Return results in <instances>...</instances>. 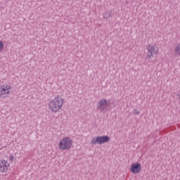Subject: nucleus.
Segmentation results:
<instances>
[{"label":"nucleus","mask_w":180,"mask_h":180,"mask_svg":"<svg viewBox=\"0 0 180 180\" xmlns=\"http://www.w3.org/2000/svg\"><path fill=\"white\" fill-rule=\"evenodd\" d=\"M110 139L108 136H97L93 139L91 141L92 144H104V143H108Z\"/></svg>","instance_id":"39448f33"},{"label":"nucleus","mask_w":180,"mask_h":180,"mask_svg":"<svg viewBox=\"0 0 180 180\" xmlns=\"http://www.w3.org/2000/svg\"><path fill=\"white\" fill-rule=\"evenodd\" d=\"M72 147V139L70 137H65L61 139L58 144L59 150L64 151L65 150H70Z\"/></svg>","instance_id":"7ed1b4c3"},{"label":"nucleus","mask_w":180,"mask_h":180,"mask_svg":"<svg viewBox=\"0 0 180 180\" xmlns=\"http://www.w3.org/2000/svg\"><path fill=\"white\" fill-rule=\"evenodd\" d=\"M135 113H136V115H139V113H140V112L136 110V111H135Z\"/></svg>","instance_id":"f8f14e48"},{"label":"nucleus","mask_w":180,"mask_h":180,"mask_svg":"<svg viewBox=\"0 0 180 180\" xmlns=\"http://www.w3.org/2000/svg\"><path fill=\"white\" fill-rule=\"evenodd\" d=\"M63 105H64V99L60 96H56L51 100L49 107L51 112L57 113L63 108Z\"/></svg>","instance_id":"f257e3e1"},{"label":"nucleus","mask_w":180,"mask_h":180,"mask_svg":"<svg viewBox=\"0 0 180 180\" xmlns=\"http://www.w3.org/2000/svg\"><path fill=\"white\" fill-rule=\"evenodd\" d=\"M11 94V86L8 84L1 85L0 87V96L1 98H8Z\"/></svg>","instance_id":"20e7f679"},{"label":"nucleus","mask_w":180,"mask_h":180,"mask_svg":"<svg viewBox=\"0 0 180 180\" xmlns=\"http://www.w3.org/2000/svg\"><path fill=\"white\" fill-rule=\"evenodd\" d=\"M108 106H109V103H108V101H106V99H104V98L101 99L98 102V108L99 110H101V112H108Z\"/></svg>","instance_id":"423d86ee"},{"label":"nucleus","mask_w":180,"mask_h":180,"mask_svg":"<svg viewBox=\"0 0 180 180\" xmlns=\"http://www.w3.org/2000/svg\"><path fill=\"white\" fill-rule=\"evenodd\" d=\"M174 51L176 56H180V43L174 47Z\"/></svg>","instance_id":"1a4fd4ad"},{"label":"nucleus","mask_w":180,"mask_h":180,"mask_svg":"<svg viewBox=\"0 0 180 180\" xmlns=\"http://www.w3.org/2000/svg\"><path fill=\"white\" fill-rule=\"evenodd\" d=\"M4 50V44L0 41V51Z\"/></svg>","instance_id":"9b49d317"},{"label":"nucleus","mask_w":180,"mask_h":180,"mask_svg":"<svg viewBox=\"0 0 180 180\" xmlns=\"http://www.w3.org/2000/svg\"><path fill=\"white\" fill-rule=\"evenodd\" d=\"M13 160H15V158L13 157V155H10L9 160L11 161V162H13Z\"/></svg>","instance_id":"9d476101"},{"label":"nucleus","mask_w":180,"mask_h":180,"mask_svg":"<svg viewBox=\"0 0 180 180\" xmlns=\"http://www.w3.org/2000/svg\"><path fill=\"white\" fill-rule=\"evenodd\" d=\"M130 172L132 174H140L141 172V164L139 162L133 163L130 167Z\"/></svg>","instance_id":"0eeeda50"},{"label":"nucleus","mask_w":180,"mask_h":180,"mask_svg":"<svg viewBox=\"0 0 180 180\" xmlns=\"http://www.w3.org/2000/svg\"><path fill=\"white\" fill-rule=\"evenodd\" d=\"M9 162L6 160H0V172L2 174H5V172H8V168H9Z\"/></svg>","instance_id":"6e6552de"},{"label":"nucleus","mask_w":180,"mask_h":180,"mask_svg":"<svg viewBox=\"0 0 180 180\" xmlns=\"http://www.w3.org/2000/svg\"><path fill=\"white\" fill-rule=\"evenodd\" d=\"M147 60H151L154 56H157L160 53V48L157 44H150L146 46Z\"/></svg>","instance_id":"f03ea898"}]
</instances>
